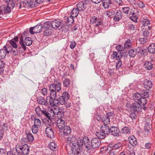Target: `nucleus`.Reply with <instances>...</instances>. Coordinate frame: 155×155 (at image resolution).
I'll use <instances>...</instances> for the list:
<instances>
[{"mask_svg":"<svg viewBox=\"0 0 155 155\" xmlns=\"http://www.w3.org/2000/svg\"><path fill=\"white\" fill-rule=\"evenodd\" d=\"M54 84H51L49 87L50 96L47 97V100L48 98H55L57 97L58 93L61 89V84L55 80L54 81Z\"/></svg>","mask_w":155,"mask_h":155,"instance_id":"1","label":"nucleus"},{"mask_svg":"<svg viewBox=\"0 0 155 155\" xmlns=\"http://www.w3.org/2000/svg\"><path fill=\"white\" fill-rule=\"evenodd\" d=\"M83 143H73L71 148L72 152L70 153L69 155H82L81 146L83 145Z\"/></svg>","mask_w":155,"mask_h":155,"instance_id":"2","label":"nucleus"},{"mask_svg":"<svg viewBox=\"0 0 155 155\" xmlns=\"http://www.w3.org/2000/svg\"><path fill=\"white\" fill-rule=\"evenodd\" d=\"M15 149L18 151L20 150L21 154L24 155H27L29 154V147L27 144H25L23 145H19L16 146Z\"/></svg>","mask_w":155,"mask_h":155,"instance_id":"3","label":"nucleus"},{"mask_svg":"<svg viewBox=\"0 0 155 155\" xmlns=\"http://www.w3.org/2000/svg\"><path fill=\"white\" fill-rule=\"evenodd\" d=\"M50 22L48 21L43 24L44 34L48 36L51 35L52 33V28L50 26Z\"/></svg>","mask_w":155,"mask_h":155,"instance_id":"4","label":"nucleus"},{"mask_svg":"<svg viewBox=\"0 0 155 155\" xmlns=\"http://www.w3.org/2000/svg\"><path fill=\"white\" fill-rule=\"evenodd\" d=\"M90 2V0H85L79 2L77 4V8L79 11H83L86 9L87 5H89Z\"/></svg>","mask_w":155,"mask_h":155,"instance_id":"5","label":"nucleus"},{"mask_svg":"<svg viewBox=\"0 0 155 155\" xmlns=\"http://www.w3.org/2000/svg\"><path fill=\"white\" fill-rule=\"evenodd\" d=\"M43 27V25H42L41 23L38 24L34 27H31L30 28V33L31 35L40 33L42 30Z\"/></svg>","mask_w":155,"mask_h":155,"instance_id":"6","label":"nucleus"},{"mask_svg":"<svg viewBox=\"0 0 155 155\" xmlns=\"http://www.w3.org/2000/svg\"><path fill=\"white\" fill-rule=\"evenodd\" d=\"M101 144L100 140L97 137L93 138L91 140V147L93 149L98 148Z\"/></svg>","mask_w":155,"mask_h":155,"instance_id":"7","label":"nucleus"},{"mask_svg":"<svg viewBox=\"0 0 155 155\" xmlns=\"http://www.w3.org/2000/svg\"><path fill=\"white\" fill-rule=\"evenodd\" d=\"M55 114L57 115L58 118H64V109L62 107H54Z\"/></svg>","mask_w":155,"mask_h":155,"instance_id":"8","label":"nucleus"},{"mask_svg":"<svg viewBox=\"0 0 155 155\" xmlns=\"http://www.w3.org/2000/svg\"><path fill=\"white\" fill-rule=\"evenodd\" d=\"M109 133L114 136H119L120 132L118 128L115 126H112L110 128Z\"/></svg>","mask_w":155,"mask_h":155,"instance_id":"9","label":"nucleus"},{"mask_svg":"<svg viewBox=\"0 0 155 155\" xmlns=\"http://www.w3.org/2000/svg\"><path fill=\"white\" fill-rule=\"evenodd\" d=\"M58 119L56 120L57 125L59 130H62L65 127V121L64 118H58Z\"/></svg>","mask_w":155,"mask_h":155,"instance_id":"10","label":"nucleus"},{"mask_svg":"<svg viewBox=\"0 0 155 155\" xmlns=\"http://www.w3.org/2000/svg\"><path fill=\"white\" fill-rule=\"evenodd\" d=\"M11 6L7 5L5 6L2 5L0 7V15L8 13L11 12Z\"/></svg>","mask_w":155,"mask_h":155,"instance_id":"11","label":"nucleus"},{"mask_svg":"<svg viewBox=\"0 0 155 155\" xmlns=\"http://www.w3.org/2000/svg\"><path fill=\"white\" fill-rule=\"evenodd\" d=\"M55 122V120L54 118H51L48 117L45 118L43 120V123L46 125L49 126H51Z\"/></svg>","mask_w":155,"mask_h":155,"instance_id":"12","label":"nucleus"},{"mask_svg":"<svg viewBox=\"0 0 155 155\" xmlns=\"http://www.w3.org/2000/svg\"><path fill=\"white\" fill-rule=\"evenodd\" d=\"M81 143H83V145H84L85 147L88 150H90L91 147L90 145V141L87 137L84 138L83 140H80Z\"/></svg>","mask_w":155,"mask_h":155,"instance_id":"13","label":"nucleus"},{"mask_svg":"<svg viewBox=\"0 0 155 155\" xmlns=\"http://www.w3.org/2000/svg\"><path fill=\"white\" fill-rule=\"evenodd\" d=\"M144 87L147 90H149L152 86V83L149 79H145L143 83Z\"/></svg>","mask_w":155,"mask_h":155,"instance_id":"14","label":"nucleus"},{"mask_svg":"<svg viewBox=\"0 0 155 155\" xmlns=\"http://www.w3.org/2000/svg\"><path fill=\"white\" fill-rule=\"evenodd\" d=\"M50 26L52 28L57 29L61 24L59 20L55 19L50 22Z\"/></svg>","mask_w":155,"mask_h":155,"instance_id":"15","label":"nucleus"},{"mask_svg":"<svg viewBox=\"0 0 155 155\" xmlns=\"http://www.w3.org/2000/svg\"><path fill=\"white\" fill-rule=\"evenodd\" d=\"M136 51L137 53H140L141 56H144L147 55V49L143 48L140 46L137 47Z\"/></svg>","mask_w":155,"mask_h":155,"instance_id":"16","label":"nucleus"},{"mask_svg":"<svg viewBox=\"0 0 155 155\" xmlns=\"http://www.w3.org/2000/svg\"><path fill=\"white\" fill-rule=\"evenodd\" d=\"M45 133L47 136L51 138L54 137V134L53 130L50 127H47L45 129Z\"/></svg>","mask_w":155,"mask_h":155,"instance_id":"17","label":"nucleus"},{"mask_svg":"<svg viewBox=\"0 0 155 155\" xmlns=\"http://www.w3.org/2000/svg\"><path fill=\"white\" fill-rule=\"evenodd\" d=\"M61 131L62 132L63 135L64 136L68 135L71 132V129L70 127L66 125L62 130Z\"/></svg>","mask_w":155,"mask_h":155,"instance_id":"18","label":"nucleus"},{"mask_svg":"<svg viewBox=\"0 0 155 155\" xmlns=\"http://www.w3.org/2000/svg\"><path fill=\"white\" fill-rule=\"evenodd\" d=\"M4 48L0 50V59H3L5 57L7 53H9L6 47L5 46Z\"/></svg>","mask_w":155,"mask_h":155,"instance_id":"19","label":"nucleus"},{"mask_svg":"<svg viewBox=\"0 0 155 155\" xmlns=\"http://www.w3.org/2000/svg\"><path fill=\"white\" fill-rule=\"evenodd\" d=\"M107 125L104 124L101 126L100 128L101 131L106 134H109L110 128Z\"/></svg>","mask_w":155,"mask_h":155,"instance_id":"20","label":"nucleus"},{"mask_svg":"<svg viewBox=\"0 0 155 155\" xmlns=\"http://www.w3.org/2000/svg\"><path fill=\"white\" fill-rule=\"evenodd\" d=\"M111 56L113 59H114L115 58L116 60L118 61L120 60L121 58V52L120 51L118 52L114 51L113 54L111 55Z\"/></svg>","mask_w":155,"mask_h":155,"instance_id":"21","label":"nucleus"},{"mask_svg":"<svg viewBox=\"0 0 155 155\" xmlns=\"http://www.w3.org/2000/svg\"><path fill=\"white\" fill-rule=\"evenodd\" d=\"M111 115V112L108 113L107 114V116L104 117L102 119V121L103 122L104 124L108 125L110 124V118L109 116H110Z\"/></svg>","mask_w":155,"mask_h":155,"instance_id":"22","label":"nucleus"},{"mask_svg":"<svg viewBox=\"0 0 155 155\" xmlns=\"http://www.w3.org/2000/svg\"><path fill=\"white\" fill-rule=\"evenodd\" d=\"M121 147V144L120 143H117L114 145L112 144L110 145L107 147V150L109 151L111 150H115L118 149Z\"/></svg>","mask_w":155,"mask_h":155,"instance_id":"23","label":"nucleus"},{"mask_svg":"<svg viewBox=\"0 0 155 155\" xmlns=\"http://www.w3.org/2000/svg\"><path fill=\"white\" fill-rule=\"evenodd\" d=\"M37 100L38 103L40 104L46 105L48 104L47 101H46L44 98L41 96L38 97Z\"/></svg>","mask_w":155,"mask_h":155,"instance_id":"24","label":"nucleus"},{"mask_svg":"<svg viewBox=\"0 0 155 155\" xmlns=\"http://www.w3.org/2000/svg\"><path fill=\"white\" fill-rule=\"evenodd\" d=\"M129 143L133 146L136 145L137 142L136 138L133 136L130 137L129 138Z\"/></svg>","mask_w":155,"mask_h":155,"instance_id":"25","label":"nucleus"},{"mask_svg":"<svg viewBox=\"0 0 155 155\" xmlns=\"http://www.w3.org/2000/svg\"><path fill=\"white\" fill-rule=\"evenodd\" d=\"M137 104V107L140 106V107L144 106L147 104V100L145 97H143L140 99L139 102H136Z\"/></svg>","mask_w":155,"mask_h":155,"instance_id":"26","label":"nucleus"},{"mask_svg":"<svg viewBox=\"0 0 155 155\" xmlns=\"http://www.w3.org/2000/svg\"><path fill=\"white\" fill-rule=\"evenodd\" d=\"M122 17L121 12L119 10H117L114 18V21H118L122 18Z\"/></svg>","mask_w":155,"mask_h":155,"instance_id":"27","label":"nucleus"},{"mask_svg":"<svg viewBox=\"0 0 155 155\" xmlns=\"http://www.w3.org/2000/svg\"><path fill=\"white\" fill-rule=\"evenodd\" d=\"M18 0H5V2H6L7 5H9L13 8L15 5V4L17 5L16 2Z\"/></svg>","mask_w":155,"mask_h":155,"instance_id":"28","label":"nucleus"},{"mask_svg":"<svg viewBox=\"0 0 155 155\" xmlns=\"http://www.w3.org/2000/svg\"><path fill=\"white\" fill-rule=\"evenodd\" d=\"M144 68L147 70H150L153 68V65L152 63L150 61H146L144 65Z\"/></svg>","mask_w":155,"mask_h":155,"instance_id":"29","label":"nucleus"},{"mask_svg":"<svg viewBox=\"0 0 155 155\" xmlns=\"http://www.w3.org/2000/svg\"><path fill=\"white\" fill-rule=\"evenodd\" d=\"M133 97L135 102H139V100L142 98L141 95L138 93L134 94L133 96Z\"/></svg>","mask_w":155,"mask_h":155,"instance_id":"30","label":"nucleus"},{"mask_svg":"<svg viewBox=\"0 0 155 155\" xmlns=\"http://www.w3.org/2000/svg\"><path fill=\"white\" fill-rule=\"evenodd\" d=\"M148 50L151 54L155 53V44L153 43L150 45L148 48Z\"/></svg>","mask_w":155,"mask_h":155,"instance_id":"31","label":"nucleus"},{"mask_svg":"<svg viewBox=\"0 0 155 155\" xmlns=\"http://www.w3.org/2000/svg\"><path fill=\"white\" fill-rule=\"evenodd\" d=\"M142 25L144 26H148V28L149 30H150L151 28V26H150L149 25H150V22L149 20L144 18L143 19L142 21Z\"/></svg>","mask_w":155,"mask_h":155,"instance_id":"32","label":"nucleus"},{"mask_svg":"<svg viewBox=\"0 0 155 155\" xmlns=\"http://www.w3.org/2000/svg\"><path fill=\"white\" fill-rule=\"evenodd\" d=\"M111 4L110 0H102V5L105 8H108L110 4Z\"/></svg>","mask_w":155,"mask_h":155,"instance_id":"33","label":"nucleus"},{"mask_svg":"<svg viewBox=\"0 0 155 155\" xmlns=\"http://www.w3.org/2000/svg\"><path fill=\"white\" fill-rule=\"evenodd\" d=\"M55 110L54 107V109H52L51 107H49L48 108V115H49V117L51 118H54V114H55Z\"/></svg>","mask_w":155,"mask_h":155,"instance_id":"34","label":"nucleus"},{"mask_svg":"<svg viewBox=\"0 0 155 155\" xmlns=\"http://www.w3.org/2000/svg\"><path fill=\"white\" fill-rule=\"evenodd\" d=\"M102 132H96V135L98 139H102L104 138L105 137V134Z\"/></svg>","mask_w":155,"mask_h":155,"instance_id":"35","label":"nucleus"},{"mask_svg":"<svg viewBox=\"0 0 155 155\" xmlns=\"http://www.w3.org/2000/svg\"><path fill=\"white\" fill-rule=\"evenodd\" d=\"M79 10L77 8H74L71 12V16L72 17L75 18L78 15Z\"/></svg>","mask_w":155,"mask_h":155,"instance_id":"36","label":"nucleus"},{"mask_svg":"<svg viewBox=\"0 0 155 155\" xmlns=\"http://www.w3.org/2000/svg\"><path fill=\"white\" fill-rule=\"evenodd\" d=\"M121 131L123 134H129L130 132V128L129 127H124L121 129Z\"/></svg>","mask_w":155,"mask_h":155,"instance_id":"37","label":"nucleus"},{"mask_svg":"<svg viewBox=\"0 0 155 155\" xmlns=\"http://www.w3.org/2000/svg\"><path fill=\"white\" fill-rule=\"evenodd\" d=\"M127 27L128 28V30L130 31L131 33H133L136 30L135 25L131 23H129L128 24L127 26Z\"/></svg>","mask_w":155,"mask_h":155,"instance_id":"38","label":"nucleus"},{"mask_svg":"<svg viewBox=\"0 0 155 155\" xmlns=\"http://www.w3.org/2000/svg\"><path fill=\"white\" fill-rule=\"evenodd\" d=\"M7 155H22L20 151H18L15 149V151H9L7 152Z\"/></svg>","mask_w":155,"mask_h":155,"instance_id":"39","label":"nucleus"},{"mask_svg":"<svg viewBox=\"0 0 155 155\" xmlns=\"http://www.w3.org/2000/svg\"><path fill=\"white\" fill-rule=\"evenodd\" d=\"M124 102L126 104V107H137V104L136 102L133 103L132 101H125Z\"/></svg>","mask_w":155,"mask_h":155,"instance_id":"40","label":"nucleus"},{"mask_svg":"<svg viewBox=\"0 0 155 155\" xmlns=\"http://www.w3.org/2000/svg\"><path fill=\"white\" fill-rule=\"evenodd\" d=\"M49 148L52 150H55L57 149V145L54 142H51L49 144Z\"/></svg>","mask_w":155,"mask_h":155,"instance_id":"41","label":"nucleus"},{"mask_svg":"<svg viewBox=\"0 0 155 155\" xmlns=\"http://www.w3.org/2000/svg\"><path fill=\"white\" fill-rule=\"evenodd\" d=\"M24 42L27 46H30L32 44L31 38L28 37H26L25 39Z\"/></svg>","mask_w":155,"mask_h":155,"instance_id":"42","label":"nucleus"},{"mask_svg":"<svg viewBox=\"0 0 155 155\" xmlns=\"http://www.w3.org/2000/svg\"><path fill=\"white\" fill-rule=\"evenodd\" d=\"M137 53L136 50L131 49L129 51L128 54L130 57L133 58L135 56Z\"/></svg>","mask_w":155,"mask_h":155,"instance_id":"43","label":"nucleus"},{"mask_svg":"<svg viewBox=\"0 0 155 155\" xmlns=\"http://www.w3.org/2000/svg\"><path fill=\"white\" fill-rule=\"evenodd\" d=\"M130 118L133 120H135L137 117L136 113L132 109H130Z\"/></svg>","mask_w":155,"mask_h":155,"instance_id":"44","label":"nucleus"},{"mask_svg":"<svg viewBox=\"0 0 155 155\" xmlns=\"http://www.w3.org/2000/svg\"><path fill=\"white\" fill-rule=\"evenodd\" d=\"M60 26L61 27V29L64 31L66 32L68 31V25H66L65 24H63L62 22H61V25Z\"/></svg>","mask_w":155,"mask_h":155,"instance_id":"45","label":"nucleus"},{"mask_svg":"<svg viewBox=\"0 0 155 155\" xmlns=\"http://www.w3.org/2000/svg\"><path fill=\"white\" fill-rule=\"evenodd\" d=\"M70 80L68 78H64V80L63 81V84L64 86L66 87H68L70 85Z\"/></svg>","mask_w":155,"mask_h":155,"instance_id":"46","label":"nucleus"},{"mask_svg":"<svg viewBox=\"0 0 155 155\" xmlns=\"http://www.w3.org/2000/svg\"><path fill=\"white\" fill-rule=\"evenodd\" d=\"M151 125L150 124L149 122H147L145 125L144 129L145 133L149 132L150 129Z\"/></svg>","mask_w":155,"mask_h":155,"instance_id":"47","label":"nucleus"},{"mask_svg":"<svg viewBox=\"0 0 155 155\" xmlns=\"http://www.w3.org/2000/svg\"><path fill=\"white\" fill-rule=\"evenodd\" d=\"M28 140L29 142H32L34 140V137L32 134L30 133H26Z\"/></svg>","mask_w":155,"mask_h":155,"instance_id":"48","label":"nucleus"},{"mask_svg":"<svg viewBox=\"0 0 155 155\" xmlns=\"http://www.w3.org/2000/svg\"><path fill=\"white\" fill-rule=\"evenodd\" d=\"M41 122L39 119H36L35 120L34 125L40 127L41 126Z\"/></svg>","mask_w":155,"mask_h":155,"instance_id":"49","label":"nucleus"},{"mask_svg":"<svg viewBox=\"0 0 155 155\" xmlns=\"http://www.w3.org/2000/svg\"><path fill=\"white\" fill-rule=\"evenodd\" d=\"M73 17L70 16L69 18H68L67 21V24L68 25H72L74 21V20L73 18Z\"/></svg>","mask_w":155,"mask_h":155,"instance_id":"50","label":"nucleus"},{"mask_svg":"<svg viewBox=\"0 0 155 155\" xmlns=\"http://www.w3.org/2000/svg\"><path fill=\"white\" fill-rule=\"evenodd\" d=\"M19 44L21 46V47L23 48V50L24 51H25L26 50V47L24 43L23 42V36L22 37H21L19 41Z\"/></svg>","mask_w":155,"mask_h":155,"instance_id":"51","label":"nucleus"},{"mask_svg":"<svg viewBox=\"0 0 155 155\" xmlns=\"http://www.w3.org/2000/svg\"><path fill=\"white\" fill-rule=\"evenodd\" d=\"M62 97L64 98V99L68 100L70 98V95L68 93L67 91L64 92L61 96Z\"/></svg>","mask_w":155,"mask_h":155,"instance_id":"52","label":"nucleus"},{"mask_svg":"<svg viewBox=\"0 0 155 155\" xmlns=\"http://www.w3.org/2000/svg\"><path fill=\"white\" fill-rule=\"evenodd\" d=\"M124 45V47L125 48H130L131 46V41L130 39L127 40L125 42Z\"/></svg>","mask_w":155,"mask_h":155,"instance_id":"53","label":"nucleus"},{"mask_svg":"<svg viewBox=\"0 0 155 155\" xmlns=\"http://www.w3.org/2000/svg\"><path fill=\"white\" fill-rule=\"evenodd\" d=\"M132 14L133 16L130 17V19L133 21L136 22L138 19L137 16V15H134V12H132Z\"/></svg>","mask_w":155,"mask_h":155,"instance_id":"54","label":"nucleus"},{"mask_svg":"<svg viewBox=\"0 0 155 155\" xmlns=\"http://www.w3.org/2000/svg\"><path fill=\"white\" fill-rule=\"evenodd\" d=\"M130 109H132L136 113L140 112L142 111L141 107H130Z\"/></svg>","mask_w":155,"mask_h":155,"instance_id":"55","label":"nucleus"},{"mask_svg":"<svg viewBox=\"0 0 155 155\" xmlns=\"http://www.w3.org/2000/svg\"><path fill=\"white\" fill-rule=\"evenodd\" d=\"M28 4L31 8H34L37 6V4L35 2V0H30Z\"/></svg>","mask_w":155,"mask_h":155,"instance_id":"56","label":"nucleus"},{"mask_svg":"<svg viewBox=\"0 0 155 155\" xmlns=\"http://www.w3.org/2000/svg\"><path fill=\"white\" fill-rule=\"evenodd\" d=\"M28 2V1L27 0H21V2L20 3L19 8H21L22 5L24 7L25 5H26Z\"/></svg>","mask_w":155,"mask_h":155,"instance_id":"57","label":"nucleus"},{"mask_svg":"<svg viewBox=\"0 0 155 155\" xmlns=\"http://www.w3.org/2000/svg\"><path fill=\"white\" fill-rule=\"evenodd\" d=\"M140 8H143L145 7V4L142 1H140L138 2L137 5Z\"/></svg>","mask_w":155,"mask_h":155,"instance_id":"58","label":"nucleus"},{"mask_svg":"<svg viewBox=\"0 0 155 155\" xmlns=\"http://www.w3.org/2000/svg\"><path fill=\"white\" fill-rule=\"evenodd\" d=\"M66 99L62 97L61 96L59 98V103L61 105H63L65 104Z\"/></svg>","mask_w":155,"mask_h":155,"instance_id":"59","label":"nucleus"},{"mask_svg":"<svg viewBox=\"0 0 155 155\" xmlns=\"http://www.w3.org/2000/svg\"><path fill=\"white\" fill-rule=\"evenodd\" d=\"M105 14L108 17H110L112 16L114 14V11L111 10L106 11L105 12Z\"/></svg>","mask_w":155,"mask_h":155,"instance_id":"60","label":"nucleus"},{"mask_svg":"<svg viewBox=\"0 0 155 155\" xmlns=\"http://www.w3.org/2000/svg\"><path fill=\"white\" fill-rule=\"evenodd\" d=\"M39 128V127H36L35 126H33L32 127V132L34 134L36 133L37 132L38 129Z\"/></svg>","mask_w":155,"mask_h":155,"instance_id":"61","label":"nucleus"},{"mask_svg":"<svg viewBox=\"0 0 155 155\" xmlns=\"http://www.w3.org/2000/svg\"><path fill=\"white\" fill-rule=\"evenodd\" d=\"M9 42L12 46L15 48H17V45L16 43L13 40H10Z\"/></svg>","mask_w":155,"mask_h":155,"instance_id":"62","label":"nucleus"},{"mask_svg":"<svg viewBox=\"0 0 155 155\" xmlns=\"http://www.w3.org/2000/svg\"><path fill=\"white\" fill-rule=\"evenodd\" d=\"M122 64V62L120 60H119L117 62L116 65V68L117 69H118L121 67Z\"/></svg>","mask_w":155,"mask_h":155,"instance_id":"63","label":"nucleus"},{"mask_svg":"<svg viewBox=\"0 0 155 155\" xmlns=\"http://www.w3.org/2000/svg\"><path fill=\"white\" fill-rule=\"evenodd\" d=\"M147 41V39L146 38H142L139 40V42L141 44H143Z\"/></svg>","mask_w":155,"mask_h":155,"instance_id":"64","label":"nucleus"}]
</instances>
